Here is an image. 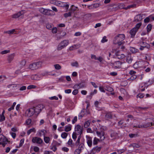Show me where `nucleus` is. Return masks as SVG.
Wrapping results in <instances>:
<instances>
[{"label": "nucleus", "mask_w": 154, "mask_h": 154, "mask_svg": "<svg viewBox=\"0 0 154 154\" xmlns=\"http://www.w3.org/2000/svg\"><path fill=\"white\" fill-rule=\"evenodd\" d=\"M125 38V36L124 34H119L115 37L113 43L114 44L121 45L124 43L122 42Z\"/></svg>", "instance_id": "nucleus-1"}, {"label": "nucleus", "mask_w": 154, "mask_h": 154, "mask_svg": "<svg viewBox=\"0 0 154 154\" xmlns=\"http://www.w3.org/2000/svg\"><path fill=\"white\" fill-rule=\"evenodd\" d=\"M96 132L97 135L100 137V140L95 137L93 140V144H97L99 142L103 140L105 138L104 132H99L98 131H96Z\"/></svg>", "instance_id": "nucleus-2"}, {"label": "nucleus", "mask_w": 154, "mask_h": 154, "mask_svg": "<svg viewBox=\"0 0 154 154\" xmlns=\"http://www.w3.org/2000/svg\"><path fill=\"white\" fill-rule=\"evenodd\" d=\"M39 11L42 14L47 15H51V12H53L51 10L45 9L43 8H39Z\"/></svg>", "instance_id": "nucleus-3"}, {"label": "nucleus", "mask_w": 154, "mask_h": 154, "mask_svg": "<svg viewBox=\"0 0 154 154\" xmlns=\"http://www.w3.org/2000/svg\"><path fill=\"white\" fill-rule=\"evenodd\" d=\"M69 43V41L68 40H64L62 41L58 45L57 49L60 50L62 49L66 46Z\"/></svg>", "instance_id": "nucleus-4"}, {"label": "nucleus", "mask_w": 154, "mask_h": 154, "mask_svg": "<svg viewBox=\"0 0 154 154\" xmlns=\"http://www.w3.org/2000/svg\"><path fill=\"white\" fill-rule=\"evenodd\" d=\"M0 141L2 142H0V144H7L11 143L10 141H9L8 139L2 134H0Z\"/></svg>", "instance_id": "nucleus-5"}, {"label": "nucleus", "mask_w": 154, "mask_h": 154, "mask_svg": "<svg viewBox=\"0 0 154 154\" xmlns=\"http://www.w3.org/2000/svg\"><path fill=\"white\" fill-rule=\"evenodd\" d=\"M72 138L73 140L70 139L68 142V144H74L75 143H77V141H76L77 136L76 133L75 132H73L72 135Z\"/></svg>", "instance_id": "nucleus-6"}, {"label": "nucleus", "mask_w": 154, "mask_h": 154, "mask_svg": "<svg viewBox=\"0 0 154 154\" xmlns=\"http://www.w3.org/2000/svg\"><path fill=\"white\" fill-rule=\"evenodd\" d=\"M44 107V106L41 104L38 105L35 107H34L35 111V113L37 114H39Z\"/></svg>", "instance_id": "nucleus-7"}, {"label": "nucleus", "mask_w": 154, "mask_h": 154, "mask_svg": "<svg viewBox=\"0 0 154 154\" xmlns=\"http://www.w3.org/2000/svg\"><path fill=\"white\" fill-rule=\"evenodd\" d=\"M115 114L112 112H108L106 113L105 118L106 120H109L115 117Z\"/></svg>", "instance_id": "nucleus-8"}, {"label": "nucleus", "mask_w": 154, "mask_h": 154, "mask_svg": "<svg viewBox=\"0 0 154 154\" xmlns=\"http://www.w3.org/2000/svg\"><path fill=\"white\" fill-rule=\"evenodd\" d=\"M90 112L89 110L85 109H83L79 115V119H81L85 115H87L89 114Z\"/></svg>", "instance_id": "nucleus-9"}, {"label": "nucleus", "mask_w": 154, "mask_h": 154, "mask_svg": "<svg viewBox=\"0 0 154 154\" xmlns=\"http://www.w3.org/2000/svg\"><path fill=\"white\" fill-rule=\"evenodd\" d=\"M134 5H128L126 7H125V5L123 3H119L118 4V7L120 9H124L125 10L129 9L131 8H133L134 7Z\"/></svg>", "instance_id": "nucleus-10"}, {"label": "nucleus", "mask_w": 154, "mask_h": 154, "mask_svg": "<svg viewBox=\"0 0 154 154\" xmlns=\"http://www.w3.org/2000/svg\"><path fill=\"white\" fill-rule=\"evenodd\" d=\"M32 141L34 143L39 144H41L43 142V140L42 139L37 137H33Z\"/></svg>", "instance_id": "nucleus-11"}, {"label": "nucleus", "mask_w": 154, "mask_h": 154, "mask_svg": "<svg viewBox=\"0 0 154 154\" xmlns=\"http://www.w3.org/2000/svg\"><path fill=\"white\" fill-rule=\"evenodd\" d=\"M152 125V122L148 123L142 125H138L137 126H134V128H146L148 127H150Z\"/></svg>", "instance_id": "nucleus-12"}, {"label": "nucleus", "mask_w": 154, "mask_h": 154, "mask_svg": "<svg viewBox=\"0 0 154 154\" xmlns=\"http://www.w3.org/2000/svg\"><path fill=\"white\" fill-rule=\"evenodd\" d=\"M139 44L140 46H142L148 49H149L150 48V45L145 42L143 40L140 41V42Z\"/></svg>", "instance_id": "nucleus-13"}, {"label": "nucleus", "mask_w": 154, "mask_h": 154, "mask_svg": "<svg viewBox=\"0 0 154 154\" xmlns=\"http://www.w3.org/2000/svg\"><path fill=\"white\" fill-rule=\"evenodd\" d=\"M28 112L27 113L28 116L29 117L32 116L34 113H35V111L34 107L29 109L27 110L26 112Z\"/></svg>", "instance_id": "nucleus-14"}, {"label": "nucleus", "mask_w": 154, "mask_h": 154, "mask_svg": "<svg viewBox=\"0 0 154 154\" xmlns=\"http://www.w3.org/2000/svg\"><path fill=\"white\" fill-rule=\"evenodd\" d=\"M123 63L119 61H117L115 62L114 64V66L115 68H122V65Z\"/></svg>", "instance_id": "nucleus-15"}, {"label": "nucleus", "mask_w": 154, "mask_h": 154, "mask_svg": "<svg viewBox=\"0 0 154 154\" xmlns=\"http://www.w3.org/2000/svg\"><path fill=\"white\" fill-rule=\"evenodd\" d=\"M26 63V61L23 60L18 64L17 66L18 68L21 69L25 65Z\"/></svg>", "instance_id": "nucleus-16"}, {"label": "nucleus", "mask_w": 154, "mask_h": 154, "mask_svg": "<svg viewBox=\"0 0 154 154\" xmlns=\"http://www.w3.org/2000/svg\"><path fill=\"white\" fill-rule=\"evenodd\" d=\"M15 55V54L13 53L8 56L7 58V61L9 63H10L13 60Z\"/></svg>", "instance_id": "nucleus-17"}, {"label": "nucleus", "mask_w": 154, "mask_h": 154, "mask_svg": "<svg viewBox=\"0 0 154 154\" xmlns=\"http://www.w3.org/2000/svg\"><path fill=\"white\" fill-rule=\"evenodd\" d=\"M43 62V61H38L37 62H34V63L38 69L42 67Z\"/></svg>", "instance_id": "nucleus-18"}, {"label": "nucleus", "mask_w": 154, "mask_h": 154, "mask_svg": "<svg viewBox=\"0 0 154 154\" xmlns=\"http://www.w3.org/2000/svg\"><path fill=\"white\" fill-rule=\"evenodd\" d=\"M23 11H21L13 15H12V17L14 18H17L20 17V16L23 14Z\"/></svg>", "instance_id": "nucleus-19"}, {"label": "nucleus", "mask_w": 154, "mask_h": 154, "mask_svg": "<svg viewBox=\"0 0 154 154\" xmlns=\"http://www.w3.org/2000/svg\"><path fill=\"white\" fill-rule=\"evenodd\" d=\"M137 31V29L134 28L130 31V33L131 35V37H133L135 36Z\"/></svg>", "instance_id": "nucleus-20"}, {"label": "nucleus", "mask_w": 154, "mask_h": 154, "mask_svg": "<svg viewBox=\"0 0 154 154\" xmlns=\"http://www.w3.org/2000/svg\"><path fill=\"white\" fill-rule=\"evenodd\" d=\"M110 136L112 139L117 138L118 137V134L116 132L112 131L111 134Z\"/></svg>", "instance_id": "nucleus-21"}, {"label": "nucleus", "mask_w": 154, "mask_h": 154, "mask_svg": "<svg viewBox=\"0 0 154 154\" xmlns=\"http://www.w3.org/2000/svg\"><path fill=\"white\" fill-rule=\"evenodd\" d=\"M126 62L129 63H131L132 59L131 54H128L126 56Z\"/></svg>", "instance_id": "nucleus-22"}, {"label": "nucleus", "mask_w": 154, "mask_h": 154, "mask_svg": "<svg viewBox=\"0 0 154 154\" xmlns=\"http://www.w3.org/2000/svg\"><path fill=\"white\" fill-rule=\"evenodd\" d=\"M46 133V131L45 130H39L38 131V136L40 137H41L43 135L45 136V133Z\"/></svg>", "instance_id": "nucleus-23"}, {"label": "nucleus", "mask_w": 154, "mask_h": 154, "mask_svg": "<svg viewBox=\"0 0 154 154\" xmlns=\"http://www.w3.org/2000/svg\"><path fill=\"white\" fill-rule=\"evenodd\" d=\"M116 56L117 58L120 59H122L125 58V56L123 54H121L120 53H117Z\"/></svg>", "instance_id": "nucleus-24"}, {"label": "nucleus", "mask_w": 154, "mask_h": 154, "mask_svg": "<svg viewBox=\"0 0 154 154\" xmlns=\"http://www.w3.org/2000/svg\"><path fill=\"white\" fill-rule=\"evenodd\" d=\"M97 5H98V4H94L89 5H87V7L89 9H92L96 8Z\"/></svg>", "instance_id": "nucleus-25"}, {"label": "nucleus", "mask_w": 154, "mask_h": 154, "mask_svg": "<svg viewBox=\"0 0 154 154\" xmlns=\"http://www.w3.org/2000/svg\"><path fill=\"white\" fill-rule=\"evenodd\" d=\"M78 135L81 134L82 132V127H81L79 125H78Z\"/></svg>", "instance_id": "nucleus-26"}, {"label": "nucleus", "mask_w": 154, "mask_h": 154, "mask_svg": "<svg viewBox=\"0 0 154 154\" xmlns=\"http://www.w3.org/2000/svg\"><path fill=\"white\" fill-rule=\"evenodd\" d=\"M29 67V68L32 70H34L37 69L34 63L30 64Z\"/></svg>", "instance_id": "nucleus-27"}, {"label": "nucleus", "mask_w": 154, "mask_h": 154, "mask_svg": "<svg viewBox=\"0 0 154 154\" xmlns=\"http://www.w3.org/2000/svg\"><path fill=\"white\" fill-rule=\"evenodd\" d=\"M36 130L35 128H31L28 130L27 132V134L28 135H29L32 132L35 133Z\"/></svg>", "instance_id": "nucleus-28"}, {"label": "nucleus", "mask_w": 154, "mask_h": 154, "mask_svg": "<svg viewBox=\"0 0 154 154\" xmlns=\"http://www.w3.org/2000/svg\"><path fill=\"white\" fill-rule=\"evenodd\" d=\"M87 140L88 144H92V139L91 137H87Z\"/></svg>", "instance_id": "nucleus-29"}, {"label": "nucleus", "mask_w": 154, "mask_h": 154, "mask_svg": "<svg viewBox=\"0 0 154 154\" xmlns=\"http://www.w3.org/2000/svg\"><path fill=\"white\" fill-rule=\"evenodd\" d=\"M135 21L136 22H138L142 20V17L140 15H137L135 18Z\"/></svg>", "instance_id": "nucleus-30"}, {"label": "nucleus", "mask_w": 154, "mask_h": 154, "mask_svg": "<svg viewBox=\"0 0 154 154\" xmlns=\"http://www.w3.org/2000/svg\"><path fill=\"white\" fill-rule=\"evenodd\" d=\"M15 29H12L10 30L7 31L5 32L6 33H8V34H12L15 33Z\"/></svg>", "instance_id": "nucleus-31"}, {"label": "nucleus", "mask_w": 154, "mask_h": 154, "mask_svg": "<svg viewBox=\"0 0 154 154\" xmlns=\"http://www.w3.org/2000/svg\"><path fill=\"white\" fill-rule=\"evenodd\" d=\"M71 126L69 125L67 126H66L65 127V131L66 132H68L70 131L71 129Z\"/></svg>", "instance_id": "nucleus-32"}, {"label": "nucleus", "mask_w": 154, "mask_h": 154, "mask_svg": "<svg viewBox=\"0 0 154 154\" xmlns=\"http://www.w3.org/2000/svg\"><path fill=\"white\" fill-rule=\"evenodd\" d=\"M130 50L131 52L133 53L137 52L138 51V50L137 49H136L134 48L133 47H130Z\"/></svg>", "instance_id": "nucleus-33"}, {"label": "nucleus", "mask_w": 154, "mask_h": 154, "mask_svg": "<svg viewBox=\"0 0 154 154\" xmlns=\"http://www.w3.org/2000/svg\"><path fill=\"white\" fill-rule=\"evenodd\" d=\"M76 8H77V7H76L73 5H72L71 8V12L72 14L74 13Z\"/></svg>", "instance_id": "nucleus-34"}, {"label": "nucleus", "mask_w": 154, "mask_h": 154, "mask_svg": "<svg viewBox=\"0 0 154 154\" xmlns=\"http://www.w3.org/2000/svg\"><path fill=\"white\" fill-rule=\"evenodd\" d=\"M50 140V139L49 137H45V136H44V140L46 143H49Z\"/></svg>", "instance_id": "nucleus-35"}, {"label": "nucleus", "mask_w": 154, "mask_h": 154, "mask_svg": "<svg viewBox=\"0 0 154 154\" xmlns=\"http://www.w3.org/2000/svg\"><path fill=\"white\" fill-rule=\"evenodd\" d=\"M50 149L52 150L54 152H55L57 149V148L55 145H51L50 146Z\"/></svg>", "instance_id": "nucleus-36"}, {"label": "nucleus", "mask_w": 154, "mask_h": 154, "mask_svg": "<svg viewBox=\"0 0 154 154\" xmlns=\"http://www.w3.org/2000/svg\"><path fill=\"white\" fill-rule=\"evenodd\" d=\"M63 2L59 1H56L55 2V5L59 6H61V4H63Z\"/></svg>", "instance_id": "nucleus-37"}, {"label": "nucleus", "mask_w": 154, "mask_h": 154, "mask_svg": "<svg viewBox=\"0 0 154 154\" xmlns=\"http://www.w3.org/2000/svg\"><path fill=\"white\" fill-rule=\"evenodd\" d=\"M32 122V120L30 119H27L25 122L26 124L27 125H30Z\"/></svg>", "instance_id": "nucleus-38"}, {"label": "nucleus", "mask_w": 154, "mask_h": 154, "mask_svg": "<svg viewBox=\"0 0 154 154\" xmlns=\"http://www.w3.org/2000/svg\"><path fill=\"white\" fill-rule=\"evenodd\" d=\"M152 28V26L151 25L149 24H148L147 26V29L148 32H149L150 31Z\"/></svg>", "instance_id": "nucleus-39"}, {"label": "nucleus", "mask_w": 154, "mask_h": 154, "mask_svg": "<svg viewBox=\"0 0 154 154\" xmlns=\"http://www.w3.org/2000/svg\"><path fill=\"white\" fill-rule=\"evenodd\" d=\"M67 136V134L66 132H63L61 134L62 137L63 138H66Z\"/></svg>", "instance_id": "nucleus-40"}, {"label": "nucleus", "mask_w": 154, "mask_h": 154, "mask_svg": "<svg viewBox=\"0 0 154 154\" xmlns=\"http://www.w3.org/2000/svg\"><path fill=\"white\" fill-rule=\"evenodd\" d=\"M90 125V122L89 121H88L85 123L84 126L85 128L88 127Z\"/></svg>", "instance_id": "nucleus-41"}, {"label": "nucleus", "mask_w": 154, "mask_h": 154, "mask_svg": "<svg viewBox=\"0 0 154 154\" xmlns=\"http://www.w3.org/2000/svg\"><path fill=\"white\" fill-rule=\"evenodd\" d=\"M106 90L109 92H112L113 91V89L112 88L109 86L106 87Z\"/></svg>", "instance_id": "nucleus-42"}, {"label": "nucleus", "mask_w": 154, "mask_h": 154, "mask_svg": "<svg viewBox=\"0 0 154 154\" xmlns=\"http://www.w3.org/2000/svg\"><path fill=\"white\" fill-rule=\"evenodd\" d=\"M141 23H139L136 24L135 26L134 27V28H135L136 29H137V30L138 31V29L140 27V26L141 25Z\"/></svg>", "instance_id": "nucleus-43"}, {"label": "nucleus", "mask_w": 154, "mask_h": 154, "mask_svg": "<svg viewBox=\"0 0 154 154\" xmlns=\"http://www.w3.org/2000/svg\"><path fill=\"white\" fill-rule=\"evenodd\" d=\"M72 14L71 12H69L68 13H65L64 14L65 17H67L71 16V14Z\"/></svg>", "instance_id": "nucleus-44"}, {"label": "nucleus", "mask_w": 154, "mask_h": 154, "mask_svg": "<svg viewBox=\"0 0 154 154\" xmlns=\"http://www.w3.org/2000/svg\"><path fill=\"white\" fill-rule=\"evenodd\" d=\"M137 76L136 75H131V77L129 79L130 80H133L136 79Z\"/></svg>", "instance_id": "nucleus-45"}, {"label": "nucleus", "mask_w": 154, "mask_h": 154, "mask_svg": "<svg viewBox=\"0 0 154 154\" xmlns=\"http://www.w3.org/2000/svg\"><path fill=\"white\" fill-rule=\"evenodd\" d=\"M93 149L94 151L99 152L100 151L101 149V147H98V146H97L96 147L94 148Z\"/></svg>", "instance_id": "nucleus-46"}, {"label": "nucleus", "mask_w": 154, "mask_h": 154, "mask_svg": "<svg viewBox=\"0 0 154 154\" xmlns=\"http://www.w3.org/2000/svg\"><path fill=\"white\" fill-rule=\"evenodd\" d=\"M36 87V86L35 85H30L29 86L27 87V88L28 89H32V88H35Z\"/></svg>", "instance_id": "nucleus-47"}, {"label": "nucleus", "mask_w": 154, "mask_h": 154, "mask_svg": "<svg viewBox=\"0 0 154 154\" xmlns=\"http://www.w3.org/2000/svg\"><path fill=\"white\" fill-rule=\"evenodd\" d=\"M55 68L58 70L60 69L61 68V66L58 64H56L54 65Z\"/></svg>", "instance_id": "nucleus-48"}, {"label": "nucleus", "mask_w": 154, "mask_h": 154, "mask_svg": "<svg viewBox=\"0 0 154 154\" xmlns=\"http://www.w3.org/2000/svg\"><path fill=\"white\" fill-rule=\"evenodd\" d=\"M10 52V51L9 50H5L2 51L1 52V54H4L9 53Z\"/></svg>", "instance_id": "nucleus-49"}, {"label": "nucleus", "mask_w": 154, "mask_h": 154, "mask_svg": "<svg viewBox=\"0 0 154 154\" xmlns=\"http://www.w3.org/2000/svg\"><path fill=\"white\" fill-rule=\"evenodd\" d=\"M108 41L107 39H106V36H104L102 39L101 41V42L102 43H104L107 42Z\"/></svg>", "instance_id": "nucleus-50"}, {"label": "nucleus", "mask_w": 154, "mask_h": 154, "mask_svg": "<svg viewBox=\"0 0 154 154\" xmlns=\"http://www.w3.org/2000/svg\"><path fill=\"white\" fill-rule=\"evenodd\" d=\"M144 97V95L143 94L140 93L138 94L137 96V97L140 98H142Z\"/></svg>", "instance_id": "nucleus-51"}, {"label": "nucleus", "mask_w": 154, "mask_h": 154, "mask_svg": "<svg viewBox=\"0 0 154 154\" xmlns=\"http://www.w3.org/2000/svg\"><path fill=\"white\" fill-rule=\"evenodd\" d=\"M136 73V72L133 70H131L129 72V74L131 75H135Z\"/></svg>", "instance_id": "nucleus-52"}, {"label": "nucleus", "mask_w": 154, "mask_h": 154, "mask_svg": "<svg viewBox=\"0 0 154 154\" xmlns=\"http://www.w3.org/2000/svg\"><path fill=\"white\" fill-rule=\"evenodd\" d=\"M129 136L131 138H133L134 137H137V134H129Z\"/></svg>", "instance_id": "nucleus-53"}, {"label": "nucleus", "mask_w": 154, "mask_h": 154, "mask_svg": "<svg viewBox=\"0 0 154 154\" xmlns=\"http://www.w3.org/2000/svg\"><path fill=\"white\" fill-rule=\"evenodd\" d=\"M5 120V117L4 116H2L0 114V122L4 121Z\"/></svg>", "instance_id": "nucleus-54"}, {"label": "nucleus", "mask_w": 154, "mask_h": 154, "mask_svg": "<svg viewBox=\"0 0 154 154\" xmlns=\"http://www.w3.org/2000/svg\"><path fill=\"white\" fill-rule=\"evenodd\" d=\"M153 83V82L152 80H149L148 81L146 82L145 83L146 85H151Z\"/></svg>", "instance_id": "nucleus-55"}, {"label": "nucleus", "mask_w": 154, "mask_h": 154, "mask_svg": "<svg viewBox=\"0 0 154 154\" xmlns=\"http://www.w3.org/2000/svg\"><path fill=\"white\" fill-rule=\"evenodd\" d=\"M49 99L51 100H58V98L56 96H54L52 97H50L49 98Z\"/></svg>", "instance_id": "nucleus-56"}, {"label": "nucleus", "mask_w": 154, "mask_h": 154, "mask_svg": "<svg viewBox=\"0 0 154 154\" xmlns=\"http://www.w3.org/2000/svg\"><path fill=\"white\" fill-rule=\"evenodd\" d=\"M61 7H65L67 9L69 7V5L68 4H65L63 2V4H61Z\"/></svg>", "instance_id": "nucleus-57"}, {"label": "nucleus", "mask_w": 154, "mask_h": 154, "mask_svg": "<svg viewBox=\"0 0 154 154\" xmlns=\"http://www.w3.org/2000/svg\"><path fill=\"white\" fill-rule=\"evenodd\" d=\"M76 45H73L71 46L69 48V49L70 50H72L75 49H76Z\"/></svg>", "instance_id": "nucleus-58"}, {"label": "nucleus", "mask_w": 154, "mask_h": 154, "mask_svg": "<svg viewBox=\"0 0 154 154\" xmlns=\"http://www.w3.org/2000/svg\"><path fill=\"white\" fill-rule=\"evenodd\" d=\"M52 31L53 33H56L57 32V28L54 27L53 28L52 30Z\"/></svg>", "instance_id": "nucleus-59"}, {"label": "nucleus", "mask_w": 154, "mask_h": 154, "mask_svg": "<svg viewBox=\"0 0 154 154\" xmlns=\"http://www.w3.org/2000/svg\"><path fill=\"white\" fill-rule=\"evenodd\" d=\"M46 28L49 29H51L52 28V26L51 24H47L46 26Z\"/></svg>", "instance_id": "nucleus-60"}, {"label": "nucleus", "mask_w": 154, "mask_h": 154, "mask_svg": "<svg viewBox=\"0 0 154 154\" xmlns=\"http://www.w3.org/2000/svg\"><path fill=\"white\" fill-rule=\"evenodd\" d=\"M99 90L102 92L105 93V91L104 90V88L103 87L100 86L99 87Z\"/></svg>", "instance_id": "nucleus-61"}, {"label": "nucleus", "mask_w": 154, "mask_h": 154, "mask_svg": "<svg viewBox=\"0 0 154 154\" xmlns=\"http://www.w3.org/2000/svg\"><path fill=\"white\" fill-rule=\"evenodd\" d=\"M33 149L34 151L35 152H38L39 150V148L37 146H35L34 148Z\"/></svg>", "instance_id": "nucleus-62"}, {"label": "nucleus", "mask_w": 154, "mask_h": 154, "mask_svg": "<svg viewBox=\"0 0 154 154\" xmlns=\"http://www.w3.org/2000/svg\"><path fill=\"white\" fill-rule=\"evenodd\" d=\"M91 83L94 88H97L98 87L97 86L95 83L93 82H91Z\"/></svg>", "instance_id": "nucleus-63"}, {"label": "nucleus", "mask_w": 154, "mask_h": 154, "mask_svg": "<svg viewBox=\"0 0 154 154\" xmlns=\"http://www.w3.org/2000/svg\"><path fill=\"white\" fill-rule=\"evenodd\" d=\"M62 150L64 152H67L69 151V149L67 147H63L62 148Z\"/></svg>", "instance_id": "nucleus-64"}]
</instances>
